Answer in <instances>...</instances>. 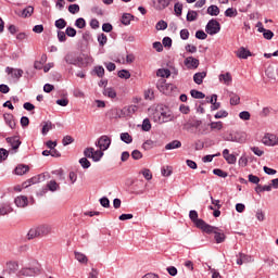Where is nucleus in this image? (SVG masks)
I'll list each match as a JSON object with an SVG mask.
<instances>
[{
	"label": "nucleus",
	"instance_id": "f257e3e1",
	"mask_svg": "<svg viewBox=\"0 0 278 278\" xmlns=\"http://www.w3.org/2000/svg\"><path fill=\"white\" fill-rule=\"evenodd\" d=\"M189 218L190 220H192V223H194L198 229H202V231H204L205 233H211V231L214 230V228L205 223V220L199 219V213L197 211H190Z\"/></svg>",
	"mask_w": 278,
	"mask_h": 278
},
{
	"label": "nucleus",
	"instance_id": "f03ea898",
	"mask_svg": "<svg viewBox=\"0 0 278 278\" xmlns=\"http://www.w3.org/2000/svg\"><path fill=\"white\" fill-rule=\"evenodd\" d=\"M205 31L210 36H215V34H218V31H220V23H218V21H216L215 18L208 21L205 27Z\"/></svg>",
	"mask_w": 278,
	"mask_h": 278
},
{
	"label": "nucleus",
	"instance_id": "7ed1b4c3",
	"mask_svg": "<svg viewBox=\"0 0 278 278\" xmlns=\"http://www.w3.org/2000/svg\"><path fill=\"white\" fill-rule=\"evenodd\" d=\"M112 144V139L106 135L101 136L96 142V147H99L100 151H108Z\"/></svg>",
	"mask_w": 278,
	"mask_h": 278
},
{
	"label": "nucleus",
	"instance_id": "20e7f679",
	"mask_svg": "<svg viewBox=\"0 0 278 278\" xmlns=\"http://www.w3.org/2000/svg\"><path fill=\"white\" fill-rule=\"evenodd\" d=\"M138 112V105H128L121 110V116L123 118H131L132 114Z\"/></svg>",
	"mask_w": 278,
	"mask_h": 278
},
{
	"label": "nucleus",
	"instance_id": "39448f33",
	"mask_svg": "<svg viewBox=\"0 0 278 278\" xmlns=\"http://www.w3.org/2000/svg\"><path fill=\"white\" fill-rule=\"evenodd\" d=\"M263 144H266V147H276L278 144V137L273 134H266L263 138Z\"/></svg>",
	"mask_w": 278,
	"mask_h": 278
},
{
	"label": "nucleus",
	"instance_id": "423d86ee",
	"mask_svg": "<svg viewBox=\"0 0 278 278\" xmlns=\"http://www.w3.org/2000/svg\"><path fill=\"white\" fill-rule=\"evenodd\" d=\"M156 87L163 94H170V90H173V85L166 84L165 79L159 80Z\"/></svg>",
	"mask_w": 278,
	"mask_h": 278
},
{
	"label": "nucleus",
	"instance_id": "0eeeda50",
	"mask_svg": "<svg viewBox=\"0 0 278 278\" xmlns=\"http://www.w3.org/2000/svg\"><path fill=\"white\" fill-rule=\"evenodd\" d=\"M155 116L159 118V123H170L173 121L174 116L170 114V112H161L155 113Z\"/></svg>",
	"mask_w": 278,
	"mask_h": 278
},
{
	"label": "nucleus",
	"instance_id": "6e6552de",
	"mask_svg": "<svg viewBox=\"0 0 278 278\" xmlns=\"http://www.w3.org/2000/svg\"><path fill=\"white\" fill-rule=\"evenodd\" d=\"M15 14H17V16H21L22 18H29V16L34 14V7L29 5L24 10L15 11Z\"/></svg>",
	"mask_w": 278,
	"mask_h": 278
},
{
	"label": "nucleus",
	"instance_id": "1a4fd4ad",
	"mask_svg": "<svg viewBox=\"0 0 278 278\" xmlns=\"http://www.w3.org/2000/svg\"><path fill=\"white\" fill-rule=\"evenodd\" d=\"M213 230L211 232H206V233H214L215 235V242L217 244L223 243L226 240V236L223 232H218V228L212 226Z\"/></svg>",
	"mask_w": 278,
	"mask_h": 278
},
{
	"label": "nucleus",
	"instance_id": "9d476101",
	"mask_svg": "<svg viewBox=\"0 0 278 278\" xmlns=\"http://www.w3.org/2000/svg\"><path fill=\"white\" fill-rule=\"evenodd\" d=\"M66 64H73L74 66H79V62H81V59L76 58L75 54L68 53L64 58Z\"/></svg>",
	"mask_w": 278,
	"mask_h": 278
},
{
	"label": "nucleus",
	"instance_id": "9b49d317",
	"mask_svg": "<svg viewBox=\"0 0 278 278\" xmlns=\"http://www.w3.org/2000/svg\"><path fill=\"white\" fill-rule=\"evenodd\" d=\"M7 142L12 147L13 151H18V147H21V139L18 137H9L7 138Z\"/></svg>",
	"mask_w": 278,
	"mask_h": 278
},
{
	"label": "nucleus",
	"instance_id": "f8f14e48",
	"mask_svg": "<svg viewBox=\"0 0 278 278\" xmlns=\"http://www.w3.org/2000/svg\"><path fill=\"white\" fill-rule=\"evenodd\" d=\"M4 123L10 127V129H16V122L14 121V115L5 113L3 115Z\"/></svg>",
	"mask_w": 278,
	"mask_h": 278
},
{
	"label": "nucleus",
	"instance_id": "ddd939ff",
	"mask_svg": "<svg viewBox=\"0 0 278 278\" xmlns=\"http://www.w3.org/2000/svg\"><path fill=\"white\" fill-rule=\"evenodd\" d=\"M5 73H8V75H11L14 79H21V77H23V70L7 67Z\"/></svg>",
	"mask_w": 278,
	"mask_h": 278
},
{
	"label": "nucleus",
	"instance_id": "4468645a",
	"mask_svg": "<svg viewBox=\"0 0 278 278\" xmlns=\"http://www.w3.org/2000/svg\"><path fill=\"white\" fill-rule=\"evenodd\" d=\"M223 157L226 160L227 164H236L238 160L233 154L229 153V149L223 151Z\"/></svg>",
	"mask_w": 278,
	"mask_h": 278
},
{
	"label": "nucleus",
	"instance_id": "2eb2a0df",
	"mask_svg": "<svg viewBox=\"0 0 278 278\" xmlns=\"http://www.w3.org/2000/svg\"><path fill=\"white\" fill-rule=\"evenodd\" d=\"M232 142H239L240 144H244L247 142V132L239 131L235 134V139H230Z\"/></svg>",
	"mask_w": 278,
	"mask_h": 278
},
{
	"label": "nucleus",
	"instance_id": "dca6fc26",
	"mask_svg": "<svg viewBox=\"0 0 278 278\" xmlns=\"http://www.w3.org/2000/svg\"><path fill=\"white\" fill-rule=\"evenodd\" d=\"M37 229L39 232V238L49 236V233H51V226H49V225L37 226Z\"/></svg>",
	"mask_w": 278,
	"mask_h": 278
},
{
	"label": "nucleus",
	"instance_id": "f3484780",
	"mask_svg": "<svg viewBox=\"0 0 278 278\" xmlns=\"http://www.w3.org/2000/svg\"><path fill=\"white\" fill-rule=\"evenodd\" d=\"M185 64L188 66V68H199V60L193 56L187 58L185 60Z\"/></svg>",
	"mask_w": 278,
	"mask_h": 278
},
{
	"label": "nucleus",
	"instance_id": "a211bd4d",
	"mask_svg": "<svg viewBox=\"0 0 278 278\" xmlns=\"http://www.w3.org/2000/svg\"><path fill=\"white\" fill-rule=\"evenodd\" d=\"M251 51H249L248 49H245L244 47H241L238 51H237V58H240V60H247L248 58H251Z\"/></svg>",
	"mask_w": 278,
	"mask_h": 278
},
{
	"label": "nucleus",
	"instance_id": "6ab92c4d",
	"mask_svg": "<svg viewBox=\"0 0 278 278\" xmlns=\"http://www.w3.org/2000/svg\"><path fill=\"white\" fill-rule=\"evenodd\" d=\"M251 262V256L244 254V253H239L237 255V264L238 266H242V264H247Z\"/></svg>",
	"mask_w": 278,
	"mask_h": 278
},
{
	"label": "nucleus",
	"instance_id": "aec40b11",
	"mask_svg": "<svg viewBox=\"0 0 278 278\" xmlns=\"http://www.w3.org/2000/svg\"><path fill=\"white\" fill-rule=\"evenodd\" d=\"M78 66L84 67L88 66V64H92L94 60L91 56L85 55V56H78Z\"/></svg>",
	"mask_w": 278,
	"mask_h": 278
},
{
	"label": "nucleus",
	"instance_id": "412c9836",
	"mask_svg": "<svg viewBox=\"0 0 278 278\" xmlns=\"http://www.w3.org/2000/svg\"><path fill=\"white\" fill-rule=\"evenodd\" d=\"M233 78L231 77V74L229 72L219 75V81L222 84H225V86H229Z\"/></svg>",
	"mask_w": 278,
	"mask_h": 278
},
{
	"label": "nucleus",
	"instance_id": "4be33fe9",
	"mask_svg": "<svg viewBox=\"0 0 278 278\" xmlns=\"http://www.w3.org/2000/svg\"><path fill=\"white\" fill-rule=\"evenodd\" d=\"M207 77V73L205 72H199L193 75V81L198 84V86H201L203 84V79Z\"/></svg>",
	"mask_w": 278,
	"mask_h": 278
},
{
	"label": "nucleus",
	"instance_id": "5701e85b",
	"mask_svg": "<svg viewBox=\"0 0 278 278\" xmlns=\"http://www.w3.org/2000/svg\"><path fill=\"white\" fill-rule=\"evenodd\" d=\"M74 255L75 260H77V262H79L80 264H88V256H86V254L75 251Z\"/></svg>",
	"mask_w": 278,
	"mask_h": 278
},
{
	"label": "nucleus",
	"instance_id": "b1692460",
	"mask_svg": "<svg viewBox=\"0 0 278 278\" xmlns=\"http://www.w3.org/2000/svg\"><path fill=\"white\" fill-rule=\"evenodd\" d=\"M27 203H28V200H27V197L25 195H21L15 199V205L17 207H26Z\"/></svg>",
	"mask_w": 278,
	"mask_h": 278
},
{
	"label": "nucleus",
	"instance_id": "393cba45",
	"mask_svg": "<svg viewBox=\"0 0 278 278\" xmlns=\"http://www.w3.org/2000/svg\"><path fill=\"white\" fill-rule=\"evenodd\" d=\"M34 184H40V176H34L33 178L23 182V188H29V186H34Z\"/></svg>",
	"mask_w": 278,
	"mask_h": 278
},
{
	"label": "nucleus",
	"instance_id": "a878e982",
	"mask_svg": "<svg viewBox=\"0 0 278 278\" xmlns=\"http://www.w3.org/2000/svg\"><path fill=\"white\" fill-rule=\"evenodd\" d=\"M45 64H47V54H42L40 61H35L34 66L37 71H41Z\"/></svg>",
	"mask_w": 278,
	"mask_h": 278
},
{
	"label": "nucleus",
	"instance_id": "bb28decb",
	"mask_svg": "<svg viewBox=\"0 0 278 278\" xmlns=\"http://www.w3.org/2000/svg\"><path fill=\"white\" fill-rule=\"evenodd\" d=\"M165 149H166V151H170L173 149H181V141H179V140L170 141L169 143H167L165 146Z\"/></svg>",
	"mask_w": 278,
	"mask_h": 278
},
{
	"label": "nucleus",
	"instance_id": "cd10ccee",
	"mask_svg": "<svg viewBox=\"0 0 278 278\" xmlns=\"http://www.w3.org/2000/svg\"><path fill=\"white\" fill-rule=\"evenodd\" d=\"M15 175H25L26 173H29V166L27 165H17L14 169Z\"/></svg>",
	"mask_w": 278,
	"mask_h": 278
},
{
	"label": "nucleus",
	"instance_id": "c85d7f7f",
	"mask_svg": "<svg viewBox=\"0 0 278 278\" xmlns=\"http://www.w3.org/2000/svg\"><path fill=\"white\" fill-rule=\"evenodd\" d=\"M42 129H41V134L42 136H47L49 134V131H51V129H53V123L51 122H43L42 123Z\"/></svg>",
	"mask_w": 278,
	"mask_h": 278
},
{
	"label": "nucleus",
	"instance_id": "c756f323",
	"mask_svg": "<svg viewBox=\"0 0 278 278\" xmlns=\"http://www.w3.org/2000/svg\"><path fill=\"white\" fill-rule=\"evenodd\" d=\"M207 14H210V16H218V14H220V9L217 5H210L207 8Z\"/></svg>",
	"mask_w": 278,
	"mask_h": 278
},
{
	"label": "nucleus",
	"instance_id": "7c9ffc66",
	"mask_svg": "<svg viewBox=\"0 0 278 278\" xmlns=\"http://www.w3.org/2000/svg\"><path fill=\"white\" fill-rule=\"evenodd\" d=\"M47 188H48V190H50V192H55V191L60 190V185L55 180H50L47 184Z\"/></svg>",
	"mask_w": 278,
	"mask_h": 278
},
{
	"label": "nucleus",
	"instance_id": "2f4dec72",
	"mask_svg": "<svg viewBox=\"0 0 278 278\" xmlns=\"http://www.w3.org/2000/svg\"><path fill=\"white\" fill-rule=\"evenodd\" d=\"M121 140L126 144H131V142H134V138L131 137V135H129V132H122Z\"/></svg>",
	"mask_w": 278,
	"mask_h": 278
},
{
	"label": "nucleus",
	"instance_id": "473e14b6",
	"mask_svg": "<svg viewBox=\"0 0 278 278\" xmlns=\"http://www.w3.org/2000/svg\"><path fill=\"white\" fill-rule=\"evenodd\" d=\"M157 77L167 78L170 77V70L160 68L156 72Z\"/></svg>",
	"mask_w": 278,
	"mask_h": 278
},
{
	"label": "nucleus",
	"instance_id": "72a5a7b5",
	"mask_svg": "<svg viewBox=\"0 0 278 278\" xmlns=\"http://www.w3.org/2000/svg\"><path fill=\"white\" fill-rule=\"evenodd\" d=\"M34 238H40V235L38 232V227L31 228L27 233L28 240H34Z\"/></svg>",
	"mask_w": 278,
	"mask_h": 278
},
{
	"label": "nucleus",
	"instance_id": "f704fd0d",
	"mask_svg": "<svg viewBox=\"0 0 278 278\" xmlns=\"http://www.w3.org/2000/svg\"><path fill=\"white\" fill-rule=\"evenodd\" d=\"M103 94L105 97H109L110 99H116V90H114L113 88H105L103 90Z\"/></svg>",
	"mask_w": 278,
	"mask_h": 278
},
{
	"label": "nucleus",
	"instance_id": "c9c22d12",
	"mask_svg": "<svg viewBox=\"0 0 278 278\" xmlns=\"http://www.w3.org/2000/svg\"><path fill=\"white\" fill-rule=\"evenodd\" d=\"M199 18V13L197 11H188L187 13V21L192 23V21H197Z\"/></svg>",
	"mask_w": 278,
	"mask_h": 278
},
{
	"label": "nucleus",
	"instance_id": "e433bc0d",
	"mask_svg": "<svg viewBox=\"0 0 278 278\" xmlns=\"http://www.w3.org/2000/svg\"><path fill=\"white\" fill-rule=\"evenodd\" d=\"M40 273V269L38 268H25L24 275L27 277H34V275H38Z\"/></svg>",
	"mask_w": 278,
	"mask_h": 278
},
{
	"label": "nucleus",
	"instance_id": "4c0bfd02",
	"mask_svg": "<svg viewBox=\"0 0 278 278\" xmlns=\"http://www.w3.org/2000/svg\"><path fill=\"white\" fill-rule=\"evenodd\" d=\"M190 94L193 99H205V93L199 91V90H195V89H192L190 91Z\"/></svg>",
	"mask_w": 278,
	"mask_h": 278
},
{
	"label": "nucleus",
	"instance_id": "58836bf2",
	"mask_svg": "<svg viewBox=\"0 0 278 278\" xmlns=\"http://www.w3.org/2000/svg\"><path fill=\"white\" fill-rule=\"evenodd\" d=\"M12 212V206L10 205H1L0 206V216H5Z\"/></svg>",
	"mask_w": 278,
	"mask_h": 278
},
{
	"label": "nucleus",
	"instance_id": "ea45409f",
	"mask_svg": "<svg viewBox=\"0 0 278 278\" xmlns=\"http://www.w3.org/2000/svg\"><path fill=\"white\" fill-rule=\"evenodd\" d=\"M159 1V10H166L172 3L173 0H157Z\"/></svg>",
	"mask_w": 278,
	"mask_h": 278
},
{
	"label": "nucleus",
	"instance_id": "a19ab883",
	"mask_svg": "<svg viewBox=\"0 0 278 278\" xmlns=\"http://www.w3.org/2000/svg\"><path fill=\"white\" fill-rule=\"evenodd\" d=\"M131 18H134V16L129 13H125L123 16H122V24L123 25H129L131 23Z\"/></svg>",
	"mask_w": 278,
	"mask_h": 278
},
{
	"label": "nucleus",
	"instance_id": "79ce46f5",
	"mask_svg": "<svg viewBox=\"0 0 278 278\" xmlns=\"http://www.w3.org/2000/svg\"><path fill=\"white\" fill-rule=\"evenodd\" d=\"M225 16H228L229 18H233V16H238V10L233 8H229L225 11Z\"/></svg>",
	"mask_w": 278,
	"mask_h": 278
},
{
	"label": "nucleus",
	"instance_id": "37998d69",
	"mask_svg": "<svg viewBox=\"0 0 278 278\" xmlns=\"http://www.w3.org/2000/svg\"><path fill=\"white\" fill-rule=\"evenodd\" d=\"M144 99L148 101H153V99H155V93L153 92V89H148L144 91Z\"/></svg>",
	"mask_w": 278,
	"mask_h": 278
},
{
	"label": "nucleus",
	"instance_id": "c03bdc74",
	"mask_svg": "<svg viewBox=\"0 0 278 278\" xmlns=\"http://www.w3.org/2000/svg\"><path fill=\"white\" fill-rule=\"evenodd\" d=\"M212 130L220 131L223 129V122H213L210 124Z\"/></svg>",
	"mask_w": 278,
	"mask_h": 278
},
{
	"label": "nucleus",
	"instance_id": "a18cd8bd",
	"mask_svg": "<svg viewBox=\"0 0 278 278\" xmlns=\"http://www.w3.org/2000/svg\"><path fill=\"white\" fill-rule=\"evenodd\" d=\"M101 157H103V150H93V156L91 160H93V162H99Z\"/></svg>",
	"mask_w": 278,
	"mask_h": 278
},
{
	"label": "nucleus",
	"instance_id": "49530a36",
	"mask_svg": "<svg viewBox=\"0 0 278 278\" xmlns=\"http://www.w3.org/2000/svg\"><path fill=\"white\" fill-rule=\"evenodd\" d=\"M54 25H55L56 29H64V27H66V20L59 18L55 21Z\"/></svg>",
	"mask_w": 278,
	"mask_h": 278
},
{
	"label": "nucleus",
	"instance_id": "de8ad7c7",
	"mask_svg": "<svg viewBox=\"0 0 278 278\" xmlns=\"http://www.w3.org/2000/svg\"><path fill=\"white\" fill-rule=\"evenodd\" d=\"M174 11H175L176 16H181V12L184 11V4H181L179 2L175 3Z\"/></svg>",
	"mask_w": 278,
	"mask_h": 278
},
{
	"label": "nucleus",
	"instance_id": "09e8293b",
	"mask_svg": "<svg viewBox=\"0 0 278 278\" xmlns=\"http://www.w3.org/2000/svg\"><path fill=\"white\" fill-rule=\"evenodd\" d=\"M98 42H99L100 47H105V45L108 43V36L105 34L99 35Z\"/></svg>",
	"mask_w": 278,
	"mask_h": 278
},
{
	"label": "nucleus",
	"instance_id": "8fccbe9b",
	"mask_svg": "<svg viewBox=\"0 0 278 278\" xmlns=\"http://www.w3.org/2000/svg\"><path fill=\"white\" fill-rule=\"evenodd\" d=\"M163 177H170L173 175V167L166 166L161 169Z\"/></svg>",
	"mask_w": 278,
	"mask_h": 278
},
{
	"label": "nucleus",
	"instance_id": "3c124183",
	"mask_svg": "<svg viewBox=\"0 0 278 278\" xmlns=\"http://www.w3.org/2000/svg\"><path fill=\"white\" fill-rule=\"evenodd\" d=\"M154 146H155V142L149 139L146 142H143L142 149H144V151H149V149H153Z\"/></svg>",
	"mask_w": 278,
	"mask_h": 278
},
{
	"label": "nucleus",
	"instance_id": "603ef678",
	"mask_svg": "<svg viewBox=\"0 0 278 278\" xmlns=\"http://www.w3.org/2000/svg\"><path fill=\"white\" fill-rule=\"evenodd\" d=\"M167 27H168V24H167L165 21H162V20L159 21V22L156 23V26H155V28L157 29V31L167 29Z\"/></svg>",
	"mask_w": 278,
	"mask_h": 278
},
{
	"label": "nucleus",
	"instance_id": "864d4df0",
	"mask_svg": "<svg viewBox=\"0 0 278 278\" xmlns=\"http://www.w3.org/2000/svg\"><path fill=\"white\" fill-rule=\"evenodd\" d=\"M117 75L121 79H129V77H131V74L127 70L119 71Z\"/></svg>",
	"mask_w": 278,
	"mask_h": 278
},
{
	"label": "nucleus",
	"instance_id": "5fc2aeb1",
	"mask_svg": "<svg viewBox=\"0 0 278 278\" xmlns=\"http://www.w3.org/2000/svg\"><path fill=\"white\" fill-rule=\"evenodd\" d=\"M141 175H143L144 179H147V181H151V179H153V174H151V169H143L141 170Z\"/></svg>",
	"mask_w": 278,
	"mask_h": 278
},
{
	"label": "nucleus",
	"instance_id": "6e6d98bb",
	"mask_svg": "<svg viewBox=\"0 0 278 278\" xmlns=\"http://www.w3.org/2000/svg\"><path fill=\"white\" fill-rule=\"evenodd\" d=\"M75 25L78 29H84V27H86V20H84V17H79L76 20Z\"/></svg>",
	"mask_w": 278,
	"mask_h": 278
},
{
	"label": "nucleus",
	"instance_id": "4d7b16f0",
	"mask_svg": "<svg viewBox=\"0 0 278 278\" xmlns=\"http://www.w3.org/2000/svg\"><path fill=\"white\" fill-rule=\"evenodd\" d=\"M142 130L143 131H151V121H149V118L143 119Z\"/></svg>",
	"mask_w": 278,
	"mask_h": 278
},
{
	"label": "nucleus",
	"instance_id": "13d9d810",
	"mask_svg": "<svg viewBox=\"0 0 278 278\" xmlns=\"http://www.w3.org/2000/svg\"><path fill=\"white\" fill-rule=\"evenodd\" d=\"M239 117L241 121H251V113H249V111H242L239 113Z\"/></svg>",
	"mask_w": 278,
	"mask_h": 278
},
{
	"label": "nucleus",
	"instance_id": "bf43d9fd",
	"mask_svg": "<svg viewBox=\"0 0 278 278\" xmlns=\"http://www.w3.org/2000/svg\"><path fill=\"white\" fill-rule=\"evenodd\" d=\"M79 164L83 168H90L91 164L90 161H88L87 157H83L79 160Z\"/></svg>",
	"mask_w": 278,
	"mask_h": 278
},
{
	"label": "nucleus",
	"instance_id": "052dcab7",
	"mask_svg": "<svg viewBox=\"0 0 278 278\" xmlns=\"http://www.w3.org/2000/svg\"><path fill=\"white\" fill-rule=\"evenodd\" d=\"M73 142H75V139H73L71 136H65L62 140V144L64 147H67V144H73Z\"/></svg>",
	"mask_w": 278,
	"mask_h": 278
},
{
	"label": "nucleus",
	"instance_id": "680f3d73",
	"mask_svg": "<svg viewBox=\"0 0 278 278\" xmlns=\"http://www.w3.org/2000/svg\"><path fill=\"white\" fill-rule=\"evenodd\" d=\"M93 153H94V148H86L84 151L85 157H89L91 160H92Z\"/></svg>",
	"mask_w": 278,
	"mask_h": 278
},
{
	"label": "nucleus",
	"instance_id": "e2e57ef3",
	"mask_svg": "<svg viewBox=\"0 0 278 278\" xmlns=\"http://www.w3.org/2000/svg\"><path fill=\"white\" fill-rule=\"evenodd\" d=\"M275 36V33H273L271 30H268V29H265L263 31V37L266 39V40H273V37Z\"/></svg>",
	"mask_w": 278,
	"mask_h": 278
},
{
	"label": "nucleus",
	"instance_id": "0e129e2a",
	"mask_svg": "<svg viewBox=\"0 0 278 278\" xmlns=\"http://www.w3.org/2000/svg\"><path fill=\"white\" fill-rule=\"evenodd\" d=\"M68 12H70L71 14H77V13H79V4H71V5L68 7Z\"/></svg>",
	"mask_w": 278,
	"mask_h": 278
},
{
	"label": "nucleus",
	"instance_id": "69168bd1",
	"mask_svg": "<svg viewBox=\"0 0 278 278\" xmlns=\"http://www.w3.org/2000/svg\"><path fill=\"white\" fill-rule=\"evenodd\" d=\"M94 73L99 77H103V75H105V68H103V66H96L94 67Z\"/></svg>",
	"mask_w": 278,
	"mask_h": 278
},
{
	"label": "nucleus",
	"instance_id": "338daca9",
	"mask_svg": "<svg viewBox=\"0 0 278 278\" xmlns=\"http://www.w3.org/2000/svg\"><path fill=\"white\" fill-rule=\"evenodd\" d=\"M132 160H142V152L140 150H134L131 152Z\"/></svg>",
	"mask_w": 278,
	"mask_h": 278
},
{
	"label": "nucleus",
	"instance_id": "774afa93",
	"mask_svg": "<svg viewBox=\"0 0 278 278\" xmlns=\"http://www.w3.org/2000/svg\"><path fill=\"white\" fill-rule=\"evenodd\" d=\"M195 38H198V40H205L207 38V34L203 30H198L195 33Z\"/></svg>",
	"mask_w": 278,
	"mask_h": 278
}]
</instances>
